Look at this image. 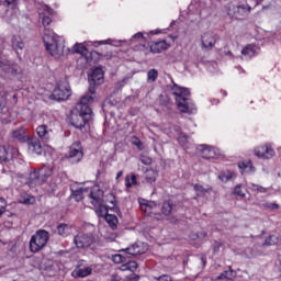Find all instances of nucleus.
Masks as SVG:
<instances>
[{"mask_svg": "<svg viewBox=\"0 0 281 281\" xmlns=\"http://www.w3.org/2000/svg\"><path fill=\"white\" fill-rule=\"evenodd\" d=\"M52 16H54V10L49 5L43 4L40 10V19L44 26L43 43L46 47V52L53 56V58L60 59L65 56V37L56 35L49 25H52Z\"/></svg>", "mask_w": 281, "mask_h": 281, "instance_id": "obj_1", "label": "nucleus"}, {"mask_svg": "<svg viewBox=\"0 0 281 281\" xmlns=\"http://www.w3.org/2000/svg\"><path fill=\"white\" fill-rule=\"evenodd\" d=\"M93 102V97L86 94L77 103L70 115V124L75 128L82 131L87 125L93 122V110L89 106Z\"/></svg>", "mask_w": 281, "mask_h": 281, "instance_id": "obj_2", "label": "nucleus"}, {"mask_svg": "<svg viewBox=\"0 0 281 281\" xmlns=\"http://www.w3.org/2000/svg\"><path fill=\"white\" fill-rule=\"evenodd\" d=\"M171 93L175 95L178 109L181 113H188L189 115L196 113V105L192 99H190V90L188 88H182L173 83L171 86Z\"/></svg>", "mask_w": 281, "mask_h": 281, "instance_id": "obj_3", "label": "nucleus"}, {"mask_svg": "<svg viewBox=\"0 0 281 281\" xmlns=\"http://www.w3.org/2000/svg\"><path fill=\"white\" fill-rule=\"evenodd\" d=\"M90 203L95 209V212H101V214H106V206H110V210H115V202H104V191L100 187L94 186L89 193Z\"/></svg>", "mask_w": 281, "mask_h": 281, "instance_id": "obj_4", "label": "nucleus"}, {"mask_svg": "<svg viewBox=\"0 0 281 281\" xmlns=\"http://www.w3.org/2000/svg\"><path fill=\"white\" fill-rule=\"evenodd\" d=\"M54 173V168L50 165H44L38 171L33 170L30 172V186H43Z\"/></svg>", "mask_w": 281, "mask_h": 281, "instance_id": "obj_5", "label": "nucleus"}, {"mask_svg": "<svg viewBox=\"0 0 281 281\" xmlns=\"http://www.w3.org/2000/svg\"><path fill=\"white\" fill-rule=\"evenodd\" d=\"M49 240V233L46 231H37L35 235L31 237L30 240V249L32 254H38L45 245H47V241Z\"/></svg>", "mask_w": 281, "mask_h": 281, "instance_id": "obj_6", "label": "nucleus"}, {"mask_svg": "<svg viewBox=\"0 0 281 281\" xmlns=\"http://www.w3.org/2000/svg\"><path fill=\"white\" fill-rule=\"evenodd\" d=\"M0 78H16L21 80L23 78V72L21 67L16 64H5L0 61Z\"/></svg>", "mask_w": 281, "mask_h": 281, "instance_id": "obj_7", "label": "nucleus"}, {"mask_svg": "<svg viewBox=\"0 0 281 281\" xmlns=\"http://www.w3.org/2000/svg\"><path fill=\"white\" fill-rule=\"evenodd\" d=\"M251 13V7L249 4H229L228 5V16L231 19H236L237 21H244Z\"/></svg>", "mask_w": 281, "mask_h": 281, "instance_id": "obj_8", "label": "nucleus"}, {"mask_svg": "<svg viewBox=\"0 0 281 281\" xmlns=\"http://www.w3.org/2000/svg\"><path fill=\"white\" fill-rule=\"evenodd\" d=\"M77 249H89L95 243V236L91 233H78L74 237Z\"/></svg>", "mask_w": 281, "mask_h": 281, "instance_id": "obj_9", "label": "nucleus"}, {"mask_svg": "<svg viewBox=\"0 0 281 281\" xmlns=\"http://www.w3.org/2000/svg\"><path fill=\"white\" fill-rule=\"evenodd\" d=\"M71 95V88H69V85L61 83L57 86L53 93L50 94V100H57L58 102L69 100V97Z\"/></svg>", "mask_w": 281, "mask_h": 281, "instance_id": "obj_10", "label": "nucleus"}, {"mask_svg": "<svg viewBox=\"0 0 281 281\" xmlns=\"http://www.w3.org/2000/svg\"><path fill=\"white\" fill-rule=\"evenodd\" d=\"M254 153L258 159H273L276 157V149L269 143L256 147Z\"/></svg>", "mask_w": 281, "mask_h": 281, "instance_id": "obj_11", "label": "nucleus"}, {"mask_svg": "<svg viewBox=\"0 0 281 281\" xmlns=\"http://www.w3.org/2000/svg\"><path fill=\"white\" fill-rule=\"evenodd\" d=\"M121 251L125 254L126 258H135V256H142V254H144L145 251H148V245L142 241H138Z\"/></svg>", "mask_w": 281, "mask_h": 281, "instance_id": "obj_12", "label": "nucleus"}, {"mask_svg": "<svg viewBox=\"0 0 281 281\" xmlns=\"http://www.w3.org/2000/svg\"><path fill=\"white\" fill-rule=\"evenodd\" d=\"M196 150L200 151V155L203 157V159H216V157L221 155L220 148L212 147L210 145H199Z\"/></svg>", "mask_w": 281, "mask_h": 281, "instance_id": "obj_13", "label": "nucleus"}, {"mask_svg": "<svg viewBox=\"0 0 281 281\" xmlns=\"http://www.w3.org/2000/svg\"><path fill=\"white\" fill-rule=\"evenodd\" d=\"M68 157L72 164H78L79 161H82L85 154L82 153V144H80V142H75L70 146Z\"/></svg>", "mask_w": 281, "mask_h": 281, "instance_id": "obj_14", "label": "nucleus"}, {"mask_svg": "<svg viewBox=\"0 0 281 281\" xmlns=\"http://www.w3.org/2000/svg\"><path fill=\"white\" fill-rule=\"evenodd\" d=\"M216 41H218V35H216V33H203L201 36L202 49H213L214 45H216Z\"/></svg>", "mask_w": 281, "mask_h": 281, "instance_id": "obj_15", "label": "nucleus"}, {"mask_svg": "<svg viewBox=\"0 0 281 281\" xmlns=\"http://www.w3.org/2000/svg\"><path fill=\"white\" fill-rule=\"evenodd\" d=\"M258 54H260V47L254 44H248L241 49V58L244 60H249L254 58V56H258Z\"/></svg>", "mask_w": 281, "mask_h": 281, "instance_id": "obj_16", "label": "nucleus"}, {"mask_svg": "<svg viewBox=\"0 0 281 281\" xmlns=\"http://www.w3.org/2000/svg\"><path fill=\"white\" fill-rule=\"evenodd\" d=\"M88 80L90 85H102L104 82V70L100 67L92 69V72L88 76Z\"/></svg>", "mask_w": 281, "mask_h": 281, "instance_id": "obj_17", "label": "nucleus"}, {"mask_svg": "<svg viewBox=\"0 0 281 281\" xmlns=\"http://www.w3.org/2000/svg\"><path fill=\"white\" fill-rule=\"evenodd\" d=\"M109 210H111V204L106 205V211L104 214H102L101 211H97V214L98 216H101V218H105L110 227H112V229H115V227H117V216L109 214Z\"/></svg>", "mask_w": 281, "mask_h": 281, "instance_id": "obj_18", "label": "nucleus"}, {"mask_svg": "<svg viewBox=\"0 0 281 281\" xmlns=\"http://www.w3.org/2000/svg\"><path fill=\"white\" fill-rule=\"evenodd\" d=\"M170 48V44L166 40H160L150 45L151 54H161V52H166V49Z\"/></svg>", "mask_w": 281, "mask_h": 281, "instance_id": "obj_19", "label": "nucleus"}, {"mask_svg": "<svg viewBox=\"0 0 281 281\" xmlns=\"http://www.w3.org/2000/svg\"><path fill=\"white\" fill-rule=\"evenodd\" d=\"M11 47L12 49H14L18 56H20L21 52L25 49V43L23 42V38L20 35H13L11 38Z\"/></svg>", "mask_w": 281, "mask_h": 281, "instance_id": "obj_20", "label": "nucleus"}, {"mask_svg": "<svg viewBox=\"0 0 281 281\" xmlns=\"http://www.w3.org/2000/svg\"><path fill=\"white\" fill-rule=\"evenodd\" d=\"M238 168L241 170V175H254V172H256V168L251 160H244L239 162Z\"/></svg>", "mask_w": 281, "mask_h": 281, "instance_id": "obj_21", "label": "nucleus"}, {"mask_svg": "<svg viewBox=\"0 0 281 281\" xmlns=\"http://www.w3.org/2000/svg\"><path fill=\"white\" fill-rule=\"evenodd\" d=\"M29 150L35 155H43V145L37 138L29 140Z\"/></svg>", "mask_w": 281, "mask_h": 281, "instance_id": "obj_22", "label": "nucleus"}, {"mask_svg": "<svg viewBox=\"0 0 281 281\" xmlns=\"http://www.w3.org/2000/svg\"><path fill=\"white\" fill-rule=\"evenodd\" d=\"M13 139H18V142H21L22 144H25V142H30V137L25 134V128L20 127L12 132Z\"/></svg>", "mask_w": 281, "mask_h": 281, "instance_id": "obj_23", "label": "nucleus"}, {"mask_svg": "<svg viewBox=\"0 0 281 281\" xmlns=\"http://www.w3.org/2000/svg\"><path fill=\"white\" fill-rule=\"evenodd\" d=\"M36 133L43 142H49L52 130H48L47 125H40L36 128Z\"/></svg>", "mask_w": 281, "mask_h": 281, "instance_id": "obj_24", "label": "nucleus"}, {"mask_svg": "<svg viewBox=\"0 0 281 281\" xmlns=\"http://www.w3.org/2000/svg\"><path fill=\"white\" fill-rule=\"evenodd\" d=\"M89 43H93V42H85V43H76L71 49H67V52H71V54H87V45H89Z\"/></svg>", "mask_w": 281, "mask_h": 281, "instance_id": "obj_25", "label": "nucleus"}, {"mask_svg": "<svg viewBox=\"0 0 281 281\" xmlns=\"http://www.w3.org/2000/svg\"><path fill=\"white\" fill-rule=\"evenodd\" d=\"M92 271L91 267L77 268L72 271V276L75 278H87V276H91Z\"/></svg>", "mask_w": 281, "mask_h": 281, "instance_id": "obj_26", "label": "nucleus"}, {"mask_svg": "<svg viewBox=\"0 0 281 281\" xmlns=\"http://www.w3.org/2000/svg\"><path fill=\"white\" fill-rule=\"evenodd\" d=\"M85 192H89V189H85V188L76 189L75 186L71 187V196L75 199V201H77V203H79V201L83 199Z\"/></svg>", "mask_w": 281, "mask_h": 281, "instance_id": "obj_27", "label": "nucleus"}, {"mask_svg": "<svg viewBox=\"0 0 281 281\" xmlns=\"http://www.w3.org/2000/svg\"><path fill=\"white\" fill-rule=\"evenodd\" d=\"M157 177H159V172H157V170L147 169L145 171V180L147 183H155V181H157Z\"/></svg>", "mask_w": 281, "mask_h": 281, "instance_id": "obj_28", "label": "nucleus"}, {"mask_svg": "<svg viewBox=\"0 0 281 281\" xmlns=\"http://www.w3.org/2000/svg\"><path fill=\"white\" fill-rule=\"evenodd\" d=\"M188 139H189L188 136L180 135V137L178 138V142H179L180 146H182V148H184V150H188V153H192L191 148H194V145L190 144V140H188Z\"/></svg>", "mask_w": 281, "mask_h": 281, "instance_id": "obj_29", "label": "nucleus"}, {"mask_svg": "<svg viewBox=\"0 0 281 281\" xmlns=\"http://www.w3.org/2000/svg\"><path fill=\"white\" fill-rule=\"evenodd\" d=\"M248 190H251V192H259V194H267V192H269L268 188L256 183H248Z\"/></svg>", "mask_w": 281, "mask_h": 281, "instance_id": "obj_30", "label": "nucleus"}, {"mask_svg": "<svg viewBox=\"0 0 281 281\" xmlns=\"http://www.w3.org/2000/svg\"><path fill=\"white\" fill-rule=\"evenodd\" d=\"M10 159H12V153H9L5 147H0V164L10 161Z\"/></svg>", "mask_w": 281, "mask_h": 281, "instance_id": "obj_31", "label": "nucleus"}, {"mask_svg": "<svg viewBox=\"0 0 281 281\" xmlns=\"http://www.w3.org/2000/svg\"><path fill=\"white\" fill-rule=\"evenodd\" d=\"M162 214L165 216H170L172 214V210H175V205L170 201H165L162 203Z\"/></svg>", "mask_w": 281, "mask_h": 281, "instance_id": "obj_32", "label": "nucleus"}, {"mask_svg": "<svg viewBox=\"0 0 281 281\" xmlns=\"http://www.w3.org/2000/svg\"><path fill=\"white\" fill-rule=\"evenodd\" d=\"M157 78H159V71H157V69H150L147 72V82L149 85H153V82H155L157 80Z\"/></svg>", "mask_w": 281, "mask_h": 281, "instance_id": "obj_33", "label": "nucleus"}, {"mask_svg": "<svg viewBox=\"0 0 281 281\" xmlns=\"http://www.w3.org/2000/svg\"><path fill=\"white\" fill-rule=\"evenodd\" d=\"M133 186H137V176L134 173L126 176L125 178V187L133 188Z\"/></svg>", "mask_w": 281, "mask_h": 281, "instance_id": "obj_34", "label": "nucleus"}, {"mask_svg": "<svg viewBox=\"0 0 281 281\" xmlns=\"http://www.w3.org/2000/svg\"><path fill=\"white\" fill-rule=\"evenodd\" d=\"M142 212H145L147 216H150L153 210V205H155L153 202H139Z\"/></svg>", "mask_w": 281, "mask_h": 281, "instance_id": "obj_35", "label": "nucleus"}, {"mask_svg": "<svg viewBox=\"0 0 281 281\" xmlns=\"http://www.w3.org/2000/svg\"><path fill=\"white\" fill-rule=\"evenodd\" d=\"M146 41V37H144V33L138 32L132 36L130 40V45H133V43H144Z\"/></svg>", "mask_w": 281, "mask_h": 281, "instance_id": "obj_36", "label": "nucleus"}, {"mask_svg": "<svg viewBox=\"0 0 281 281\" xmlns=\"http://www.w3.org/2000/svg\"><path fill=\"white\" fill-rule=\"evenodd\" d=\"M232 177H234V172L227 170V171H223L218 176V179L222 181V183H227V181L232 180Z\"/></svg>", "mask_w": 281, "mask_h": 281, "instance_id": "obj_37", "label": "nucleus"}, {"mask_svg": "<svg viewBox=\"0 0 281 281\" xmlns=\"http://www.w3.org/2000/svg\"><path fill=\"white\" fill-rule=\"evenodd\" d=\"M57 234L59 236H69V226L67 224H60L57 226Z\"/></svg>", "mask_w": 281, "mask_h": 281, "instance_id": "obj_38", "label": "nucleus"}, {"mask_svg": "<svg viewBox=\"0 0 281 281\" xmlns=\"http://www.w3.org/2000/svg\"><path fill=\"white\" fill-rule=\"evenodd\" d=\"M194 190L196 192V196H205L211 189H205L201 184H194Z\"/></svg>", "mask_w": 281, "mask_h": 281, "instance_id": "obj_39", "label": "nucleus"}, {"mask_svg": "<svg viewBox=\"0 0 281 281\" xmlns=\"http://www.w3.org/2000/svg\"><path fill=\"white\" fill-rule=\"evenodd\" d=\"M138 265L135 261H128L126 265L122 266L123 271H136Z\"/></svg>", "mask_w": 281, "mask_h": 281, "instance_id": "obj_40", "label": "nucleus"}, {"mask_svg": "<svg viewBox=\"0 0 281 281\" xmlns=\"http://www.w3.org/2000/svg\"><path fill=\"white\" fill-rule=\"evenodd\" d=\"M126 254L124 252V255H114L112 256V261L115 263V265H122V262H126Z\"/></svg>", "mask_w": 281, "mask_h": 281, "instance_id": "obj_41", "label": "nucleus"}, {"mask_svg": "<svg viewBox=\"0 0 281 281\" xmlns=\"http://www.w3.org/2000/svg\"><path fill=\"white\" fill-rule=\"evenodd\" d=\"M234 278V271L232 270H226L223 273H221L216 280H232Z\"/></svg>", "mask_w": 281, "mask_h": 281, "instance_id": "obj_42", "label": "nucleus"}, {"mask_svg": "<svg viewBox=\"0 0 281 281\" xmlns=\"http://www.w3.org/2000/svg\"><path fill=\"white\" fill-rule=\"evenodd\" d=\"M278 236H276V235H271V236H269L266 240H265V246L266 247H269V246H271V245H278Z\"/></svg>", "mask_w": 281, "mask_h": 281, "instance_id": "obj_43", "label": "nucleus"}, {"mask_svg": "<svg viewBox=\"0 0 281 281\" xmlns=\"http://www.w3.org/2000/svg\"><path fill=\"white\" fill-rule=\"evenodd\" d=\"M233 194H235V196H240V199H245L246 194L245 192H243V186L237 184L234 188Z\"/></svg>", "mask_w": 281, "mask_h": 281, "instance_id": "obj_44", "label": "nucleus"}, {"mask_svg": "<svg viewBox=\"0 0 281 281\" xmlns=\"http://www.w3.org/2000/svg\"><path fill=\"white\" fill-rule=\"evenodd\" d=\"M134 140H132L133 146H136L138 150H144V145L142 140L138 137H134Z\"/></svg>", "mask_w": 281, "mask_h": 281, "instance_id": "obj_45", "label": "nucleus"}, {"mask_svg": "<svg viewBox=\"0 0 281 281\" xmlns=\"http://www.w3.org/2000/svg\"><path fill=\"white\" fill-rule=\"evenodd\" d=\"M8 207V202L5 199L0 198V216H3V213L5 212V209Z\"/></svg>", "mask_w": 281, "mask_h": 281, "instance_id": "obj_46", "label": "nucleus"}, {"mask_svg": "<svg viewBox=\"0 0 281 281\" xmlns=\"http://www.w3.org/2000/svg\"><path fill=\"white\" fill-rule=\"evenodd\" d=\"M5 106H8V100L5 97H0V113H3L5 111Z\"/></svg>", "mask_w": 281, "mask_h": 281, "instance_id": "obj_47", "label": "nucleus"}, {"mask_svg": "<svg viewBox=\"0 0 281 281\" xmlns=\"http://www.w3.org/2000/svg\"><path fill=\"white\" fill-rule=\"evenodd\" d=\"M139 161H142L144 166H150V164H153V158L148 156H140Z\"/></svg>", "mask_w": 281, "mask_h": 281, "instance_id": "obj_48", "label": "nucleus"}, {"mask_svg": "<svg viewBox=\"0 0 281 281\" xmlns=\"http://www.w3.org/2000/svg\"><path fill=\"white\" fill-rule=\"evenodd\" d=\"M155 280L157 281H172V277L168 274H162L160 277H155Z\"/></svg>", "mask_w": 281, "mask_h": 281, "instance_id": "obj_49", "label": "nucleus"}, {"mask_svg": "<svg viewBox=\"0 0 281 281\" xmlns=\"http://www.w3.org/2000/svg\"><path fill=\"white\" fill-rule=\"evenodd\" d=\"M124 281H139V276L133 273L131 276H127Z\"/></svg>", "mask_w": 281, "mask_h": 281, "instance_id": "obj_50", "label": "nucleus"}, {"mask_svg": "<svg viewBox=\"0 0 281 281\" xmlns=\"http://www.w3.org/2000/svg\"><path fill=\"white\" fill-rule=\"evenodd\" d=\"M5 3L8 5V8H11L12 10H14V8H16V0H5Z\"/></svg>", "mask_w": 281, "mask_h": 281, "instance_id": "obj_51", "label": "nucleus"}, {"mask_svg": "<svg viewBox=\"0 0 281 281\" xmlns=\"http://www.w3.org/2000/svg\"><path fill=\"white\" fill-rule=\"evenodd\" d=\"M111 43H113V40L94 42L95 45H111Z\"/></svg>", "mask_w": 281, "mask_h": 281, "instance_id": "obj_52", "label": "nucleus"}, {"mask_svg": "<svg viewBox=\"0 0 281 281\" xmlns=\"http://www.w3.org/2000/svg\"><path fill=\"white\" fill-rule=\"evenodd\" d=\"M23 205H34V202L31 201L30 198L25 199L23 202H21Z\"/></svg>", "mask_w": 281, "mask_h": 281, "instance_id": "obj_53", "label": "nucleus"}, {"mask_svg": "<svg viewBox=\"0 0 281 281\" xmlns=\"http://www.w3.org/2000/svg\"><path fill=\"white\" fill-rule=\"evenodd\" d=\"M89 93H91V95H93L95 93V85L90 83Z\"/></svg>", "mask_w": 281, "mask_h": 281, "instance_id": "obj_54", "label": "nucleus"}, {"mask_svg": "<svg viewBox=\"0 0 281 281\" xmlns=\"http://www.w3.org/2000/svg\"><path fill=\"white\" fill-rule=\"evenodd\" d=\"M267 207H268L269 210H278V204H276V203H270V204H267Z\"/></svg>", "mask_w": 281, "mask_h": 281, "instance_id": "obj_55", "label": "nucleus"}, {"mask_svg": "<svg viewBox=\"0 0 281 281\" xmlns=\"http://www.w3.org/2000/svg\"><path fill=\"white\" fill-rule=\"evenodd\" d=\"M149 34H161V31H159V30H154V31H150Z\"/></svg>", "mask_w": 281, "mask_h": 281, "instance_id": "obj_56", "label": "nucleus"}, {"mask_svg": "<svg viewBox=\"0 0 281 281\" xmlns=\"http://www.w3.org/2000/svg\"><path fill=\"white\" fill-rule=\"evenodd\" d=\"M122 175H124V171H119V172L116 173V179H120V177H122Z\"/></svg>", "mask_w": 281, "mask_h": 281, "instance_id": "obj_57", "label": "nucleus"}, {"mask_svg": "<svg viewBox=\"0 0 281 281\" xmlns=\"http://www.w3.org/2000/svg\"><path fill=\"white\" fill-rule=\"evenodd\" d=\"M256 3L255 5H260V3H262V0H254Z\"/></svg>", "mask_w": 281, "mask_h": 281, "instance_id": "obj_58", "label": "nucleus"}, {"mask_svg": "<svg viewBox=\"0 0 281 281\" xmlns=\"http://www.w3.org/2000/svg\"><path fill=\"white\" fill-rule=\"evenodd\" d=\"M213 104H218V100L214 99L213 101Z\"/></svg>", "mask_w": 281, "mask_h": 281, "instance_id": "obj_59", "label": "nucleus"}, {"mask_svg": "<svg viewBox=\"0 0 281 281\" xmlns=\"http://www.w3.org/2000/svg\"><path fill=\"white\" fill-rule=\"evenodd\" d=\"M201 260H202V265H205L206 260L203 257L201 258Z\"/></svg>", "mask_w": 281, "mask_h": 281, "instance_id": "obj_60", "label": "nucleus"}, {"mask_svg": "<svg viewBox=\"0 0 281 281\" xmlns=\"http://www.w3.org/2000/svg\"><path fill=\"white\" fill-rule=\"evenodd\" d=\"M213 67H215V68H216V67H218V64H216V63H213Z\"/></svg>", "mask_w": 281, "mask_h": 281, "instance_id": "obj_61", "label": "nucleus"}]
</instances>
